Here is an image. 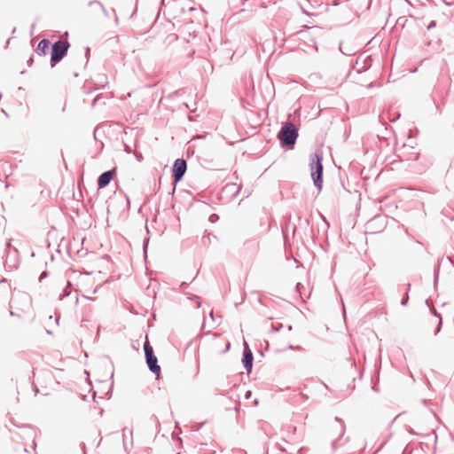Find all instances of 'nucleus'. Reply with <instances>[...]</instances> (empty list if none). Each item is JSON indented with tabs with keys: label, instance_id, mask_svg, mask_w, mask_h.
Instances as JSON below:
<instances>
[{
	"label": "nucleus",
	"instance_id": "obj_1",
	"mask_svg": "<svg viewBox=\"0 0 454 454\" xmlns=\"http://www.w3.org/2000/svg\"><path fill=\"white\" fill-rule=\"evenodd\" d=\"M323 157L319 153H314L310 158V171L311 176L313 179V183L315 186L321 190L323 185L322 174H323V165H322Z\"/></svg>",
	"mask_w": 454,
	"mask_h": 454
},
{
	"label": "nucleus",
	"instance_id": "obj_2",
	"mask_svg": "<svg viewBox=\"0 0 454 454\" xmlns=\"http://www.w3.org/2000/svg\"><path fill=\"white\" fill-rule=\"evenodd\" d=\"M298 137V131L292 122L286 123L278 133V138L284 145H294Z\"/></svg>",
	"mask_w": 454,
	"mask_h": 454
},
{
	"label": "nucleus",
	"instance_id": "obj_3",
	"mask_svg": "<svg viewBox=\"0 0 454 454\" xmlns=\"http://www.w3.org/2000/svg\"><path fill=\"white\" fill-rule=\"evenodd\" d=\"M68 48L69 43L67 41L59 40L53 43L51 57V66H54L63 59Z\"/></svg>",
	"mask_w": 454,
	"mask_h": 454
},
{
	"label": "nucleus",
	"instance_id": "obj_4",
	"mask_svg": "<svg viewBox=\"0 0 454 454\" xmlns=\"http://www.w3.org/2000/svg\"><path fill=\"white\" fill-rule=\"evenodd\" d=\"M144 351L145 355L146 364L150 371L158 375L160 372V367L157 364L158 359L156 356L153 354V347L150 345L148 340H146L144 344Z\"/></svg>",
	"mask_w": 454,
	"mask_h": 454
},
{
	"label": "nucleus",
	"instance_id": "obj_5",
	"mask_svg": "<svg viewBox=\"0 0 454 454\" xmlns=\"http://www.w3.org/2000/svg\"><path fill=\"white\" fill-rule=\"evenodd\" d=\"M186 171V162L184 160L177 159L175 160L173 165V176L175 181L178 182L182 179Z\"/></svg>",
	"mask_w": 454,
	"mask_h": 454
},
{
	"label": "nucleus",
	"instance_id": "obj_6",
	"mask_svg": "<svg viewBox=\"0 0 454 454\" xmlns=\"http://www.w3.org/2000/svg\"><path fill=\"white\" fill-rule=\"evenodd\" d=\"M335 425H334V431L337 434V438L333 441V449L335 450L337 448V440L340 439L345 433V425L342 419H339L338 417L335 418Z\"/></svg>",
	"mask_w": 454,
	"mask_h": 454
},
{
	"label": "nucleus",
	"instance_id": "obj_7",
	"mask_svg": "<svg viewBox=\"0 0 454 454\" xmlns=\"http://www.w3.org/2000/svg\"><path fill=\"white\" fill-rule=\"evenodd\" d=\"M253 354L251 350L248 348L247 343H245L244 354L242 362L244 364V367L246 368L247 372H250L253 366Z\"/></svg>",
	"mask_w": 454,
	"mask_h": 454
},
{
	"label": "nucleus",
	"instance_id": "obj_8",
	"mask_svg": "<svg viewBox=\"0 0 454 454\" xmlns=\"http://www.w3.org/2000/svg\"><path fill=\"white\" fill-rule=\"evenodd\" d=\"M114 174V170H109V171H106V172L102 173L98 179V188H104L107 184H109L110 181L113 178Z\"/></svg>",
	"mask_w": 454,
	"mask_h": 454
},
{
	"label": "nucleus",
	"instance_id": "obj_9",
	"mask_svg": "<svg viewBox=\"0 0 454 454\" xmlns=\"http://www.w3.org/2000/svg\"><path fill=\"white\" fill-rule=\"evenodd\" d=\"M295 289L301 301H304L307 298H309V294H308V288L304 286V285L301 283H297Z\"/></svg>",
	"mask_w": 454,
	"mask_h": 454
},
{
	"label": "nucleus",
	"instance_id": "obj_10",
	"mask_svg": "<svg viewBox=\"0 0 454 454\" xmlns=\"http://www.w3.org/2000/svg\"><path fill=\"white\" fill-rule=\"evenodd\" d=\"M50 41L46 39H43L39 42L37 45L36 51L38 54L44 55L49 48Z\"/></svg>",
	"mask_w": 454,
	"mask_h": 454
},
{
	"label": "nucleus",
	"instance_id": "obj_11",
	"mask_svg": "<svg viewBox=\"0 0 454 454\" xmlns=\"http://www.w3.org/2000/svg\"><path fill=\"white\" fill-rule=\"evenodd\" d=\"M135 157H136V159H137L138 161L143 160V155H142V153H137H137H135Z\"/></svg>",
	"mask_w": 454,
	"mask_h": 454
},
{
	"label": "nucleus",
	"instance_id": "obj_12",
	"mask_svg": "<svg viewBox=\"0 0 454 454\" xmlns=\"http://www.w3.org/2000/svg\"><path fill=\"white\" fill-rule=\"evenodd\" d=\"M194 300H195V301H196V302H197V306H198V307H200L201 302H200V297H198V296H194Z\"/></svg>",
	"mask_w": 454,
	"mask_h": 454
},
{
	"label": "nucleus",
	"instance_id": "obj_13",
	"mask_svg": "<svg viewBox=\"0 0 454 454\" xmlns=\"http://www.w3.org/2000/svg\"><path fill=\"white\" fill-rule=\"evenodd\" d=\"M435 26V22L434 21H432L428 26H427V29L430 30L432 27H434Z\"/></svg>",
	"mask_w": 454,
	"mask_h": 454
},
{
	"label": "nucleus",
	"instance_id": "obj_14",
	"mask_svg": "<svg viewBox=\"0 0 454 454\" xmlns=\"http://www.w3.org/2000/svg\"><path fill=\"white\" fill-rule=\"evenodd\" d=\"M287 348H289V349H301V347L300 346L294 347V346L290 345V346H288Z\"/></svg>",
	"mask_w": 454,
	"mask_h": 454
},
{
	"label": "nucleus",
	"instance_id": "obj_15",
	"mask_svg": "<svg viewBox=\"0 0 454 454\" xmlns=\"http://www.w3.org/2000/svg\"><path fill=\"white\" fill-rule=\"evenodd\" d=\"M407 301H408V296H406L405 298L403 299L402 305H406Z\"/></svg>",
	"mask_w": 454,
	"mask_h": 454
},
{
	"label": "nucleus",
	"instance_id": "obj_16",
	"mask_svg": "<svg viewBox=\"0 0 454 454\" xmlns=\"http://www.w3.org/2000/svg\"><path fill=\"white\" fill-rule=\"evenodd\" d=\"M215 218H217V216H216L215 215H212L210 216V220H211L212 222H214V221L215 220Z\"/></svg>",
	"mask_w": 454,
	"mask_h": 454
},
{
	"label": "nucleus",
	"instance_id": "obj_17",
	"mask_svg": "<svg viewBox=\"0 0 454 454\" xmlns=\"http://www.w3.org/2000/svg\"><path fill=\"white\" fill-rule=\"evenodd\" d=\"M250 395H251V392H250V391H247V394H246V395H245V396H246V398H249Z\"/></svg>",
	"mask_w": 454,
	"mask_h": 454
},
{
	"label": "nucleus",
	"instance_id": "obj_18",
	"mask_svg": "<svg viewBox=\"0 0 454 454\" xmlns=\"http://www.w3.org/2000/svg\"><path fill=\"white\" fill-rule=\"evenodd\" d=\"M408 432L411 434H415L414 431L411 427L408 428Z\"/></svg>",
	"mask_w": 454,
	"mask_h": 454
}]
</instances>
